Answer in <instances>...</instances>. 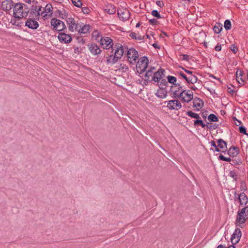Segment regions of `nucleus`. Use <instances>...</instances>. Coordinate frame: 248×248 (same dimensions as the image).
Returning a JSON list of instances; mask_svg holds the SVG:
<instances>
[{
  "label": "nucleus",
  "instance_id": "56",
  "mask_svg": "<svg viewBox=\"0 0 248 248\" xmlns=\"http://www.w3.org/2000/svg\"><path fill=\"white\" fill-rule=\"evenodd\" d=\"M10 23L12 24L13 25H16L18 27L21 26L20 23H16V20L15 19H11Z\"/></svg>",
  "mask_w": 248,
  "mask_h": 248
},
{
  "label": "nucleus",
  "instance_id": "23",
  "mask_svg": "<svg viewBox=\"0 0 248 248\" xmlns=\"http://www.w3.org/2000/svg\"><path fill=\"white\" fill-rule=\"evenodd\" d=\"M228 155L232 157L237 156L239 153V149L237 146H231L228 150H227Z\"/></svg>",
  "mask_w": 248,
  "mask_h": 248
},
{
  "label": "nucleus",
  "instance_id": "18",
  "mask_svg": "<svg viewBox=\"0 0 248 248\" xmlns=\"http://www.w3.org/2000/svg\"><path fill=\"white\" fill-rule=\"evenodd\" d=\"M167 107L170 109L179 110L182 107V105L178 100H173L168 101Z\"/></svg>",
  "mask_w": 248,
  "mask_h": 248
},
{
  "label": "nucleus",
  "instance_id": "34",
  "mask_svg": "<svg viewBox=\"0 0 248 248\" xmlns=\"http://www.w3.org/2000/svg\"><path fill=\"white\" fill-rule=\"evenodd\" d=\"M168 83L171 84V85H174L177 83V78L176 77L171 76H168L167 77Z\"/></svg>",
  "mask_w": 248,
  "mask_h": 248
},
{
  "label": "nucleus",
  "instance_id": "33",
  "mask_svg": "<svg viewBox=\"0 0 248 248\" xmlns=\"http://www.w3.org/2000/svg\"><path fill=\"white\" fill-rule=\"evenodd\" d=\"M119 60L115 58V56H113V55H110L108 57L107 60V63L108 64L112 63L114 64L116 62Z\"/></svg>",
  "mask_w": 248,
  "mask_h": 248
},
{
  "label": "nucleus",
  "instance_id": "61",
  "mask_svg": "<svg viewBox=\"0 0 248 248\" xmlns=\"http://www.w3.org/2000/svg\"><path fill=\"white\" fill-rule=\"evenodd\" d=\"M74 49L75 53H81V48H80L78 47H74Z\"/></svg>",
  "mask_w": 248,
  "mask_h": 248
},
{
  "label": "nucleus",
  "instance_id": "26",
  "mask_svg": "<svg viewBox=\"0 0 248 248\" xmlns=\"http://www.w3.org/2000/svg\"><path fill=\"white\" fill-rule=\"evenodd\" d=\"M155 95L159 98H164L167 96V91L166 88H161L157 91Z\"/></svg>",
  "mask_w": 248,
  "mask_h": 248
},
{
  "label": "nucleus",
  "instance_id": "64",
  "mask_svg": "<svg viewBox=\"0 0 248 248\" xmlns=\"http://www.w3.org/2000/svg\"><path fill=\"white\" fill-rule=\"evenodd\" d=\"M185 71L188 74V75H191L192 74V72L188 70L185 69L183 68Z\"/></svg>",
  "mask_w": 248,
  "mask_h": 248
},
{
  "label": "nucleus",
  "instance_id": "62",
  "mask_svg": "<svg viewBox=\"0 0 248 248\" xmlns=\"http://www.w3.org/2000/svg\"><path fill=\"white\" fill-rule=\"evenodd\" d=\"M42 7L39 4V3H38L37 4V13H39V14H40L41 12V9H42Z\"/></svg>",
  "mask_w": 248,
  "mask_h": 248
},
{
  "label": "nucleus",
  "instance_id": "55",
  "mask_svg": "<svg viewBox=\"0 0 248 248\" xmlns=\"http://www.w3.org/2000/svg\"><path fill=\"white\" fill-rule=\"evenodd\" d=\"M44 10V11L41 12L39 14L40 16H42L43 17L47 18L48 17V14Z\"/></svg>",
  "mask_w": 248,
  "mask_h": 248
},
{
  "label": "nucleus",
  "instance_id": "1",
  "mask_svg": "<svg viewBox=\"0 0 248 248\" xmlns=\"http://www.w3.org/2000/svg\"><path fill=\"white\" fill-rule=\"evenodd\" d=\"M248 219V206H245L237 212L236 222L239 225L244 224Z\"/></svg>",
  "mask_w": 248,
  "mask_h": 248
},
{
  "label": "nucleus",
  "instance_id": "40",
  "mask_svg": "<svg viewBox=\"0 0 248 248\" xmlns=\"http://www.w3.org/2000/svg\"><path fill=\"white\" fill-rule=\"evenodd\" d=\"M72 3L77 7H81L82 3L80 0H71Z\"/></svg>",
  "mask_w": 248,
  "mask_h": 248
},
{
  "label": "nucleus",
  "instance_id": "2",
  "mask_svg": "<svg viewBox=\"0 0 248 248\" xmlns=\"http://www.w3.org/2000/svg\"><path fill=\"white\" fill-rule=\"evenodd\" d=\"M22 6L23 3L20 2L14 4L13 11L14 16L15 18L20 19L27 17L26 12H24V9Z\"/></svg>",
  "mask_w": 248,
  "mask_h": 248
},
{
  "label": "nucleus",
  "instance_id": "43",
  "mask_svg": "<svg viewBox=\"0 0 248 248\" xmlns=\"http://www.w3.org/2000/svg\"><path fill=\"white\" fill-rule=\"evenodd\" d=\"M177 75L179 77H181V78L185 79L186 81H188V80H187L188 75L187 76L186 75L185 73H184L183 72H181V71L178 72Z\"/></svg>",
  "mask_w": 248,
  "mask_h": 248
},
{
  "label": "nucleus",
  "instance_id": "8",
  "mask_svg": "<svg viewBox=\"0 0 248 248\" xmlns=\"http://www.w3.org/2000/svg\"><path fill=\"white\" fill-rule=\"evenodd\" d=\"M66 23L68 26V30L73 32L77 31L78 29L80 23H78L73 17H68L66 19Z\"/></svg>",
  "mask_w": 248,
  "mask_h": 248
},
{
  "label": "nucleus",
  "instance_id": "12",
  "mask_svg": "<svg viewBox=\"0 0 248 248\" xmlns=\"http://www.w3.org/2000/svg\"><path fill=\"white\" fill-rule=\"evenodd\" d=\"M165 70L160 68L157 71L155 70L154 75L151 78L150 82L154 81L155 82H159L165 76Z\"/></svg>",
  "mask_w": 248,
  "mask_h": 248
},
{
  "label": "nucleus",
  "instance_id": "20",
  "mask_svg": "<svg viewBox=\"0 0 248 248\" xmlns=\"http://www.w3.org/2000/svg\"><path fill=\"white\" fill-rule=\"evenodd\" d=\"M35 19L34 17H29V19L25 22V26L33 30L37 29L39 27V23L35 21Z\"/></svg>",
  "mask_w": 248,
  "mask_h": 248
},
{
  "label": "nucleus",
  "instance_id": "59",
  "mask_svg": "<svg viewBox=\"0 0 248 248\" xmlns=\"http://www.w3.org/2000/svg\"><path fill=\"white\" fill-rule=\"evenodd\" d=\"M129 36L132 38V39H137V34L134 32H132L129 34Z\"/></svg>",
  "mask_w": 248,
  "mask_h": 248
},
{
  "label": "nucleus",
  "instance_id": "63",
  "mask_svg": "<svg viewBox=\"0 0 248 248\" xmlns=\"http://www.w3.org/2000/svg\"><path fill=\"white\" fill-rule=\"evenodd\" d=\"M227 91L229 93H230L231 94H233L234 93V91L232 89L231 87H228Z\"/></svg>",
  "mask_w": 248,
  "mask_h": 248
},
{
  "label": "nucleus",
  "instance_id": "5",
  "mask_svg": "<svg viewBox=\"0 0 248 248\" xmlns=\"http://www.w3.org/2000/svg\"><path fill=\"white\" fill-rule=\"evenodd\" d=\"M177 98H179L182 102L188 103L193 98V93L189 90H183Z\"/></svg>",
  "mask_w": 248,
  "mask_h": 248
},
{
  "label": "nucleus",
  "instance_id": "16",
  "mask_svg": "<svg viewBox=\"0 0 248 248\" xmlns=\"http://www.w3.org/2000/svg\"><path fill=\"white\" fill-rule=\"evenodd\" d=\"M58 39L60 42L64 44H69L72 40L71 35L62 32L59 33L58 36Z\"/></svg>",
  "mask_w": 248,
  "mask_h": 248
},
{
  "label": "nucleus",
  "instance_id": "13",
  "mask_svg": "<svg viewBox=\"0 0 248 248\" xmlns=\"http://www.w3.org/2000/svg\"><path fill=\"white\" fill-rule=\"evenodd\" d=\"M38 1L36 0H32V5H31L30 12H29V17H34L36 19H39L40 14L39 13H37Z\"/></svg>",
  "mask_w": 248,
  "mask_h": 248
},
{
  "label": "nucleus",
  "instance_id": "21",
  "mask_svg": "<svg viewBox=\"0 0 248 248\" xmlns=\"http://www.w3.org/2000/svg\"><path fill=\"white\" fill-rule=\"evenodd\" d=\"M15 3L12 0H4L1 3L2 9L5 11H9L14 6Z\"/></svg>",
  "mask_w": 248,
  "mask_h": 248
},
{
  "label": "nucleus",
  "instance_id": "3",
  "mask_svg": "<svg viewBox=\"0 0 248 248\" xmlns=\"http://www.w3.org/2000/svg\"><path fill=\"white\" fill-rule=\"evenodd\" d=\"M149 60L147 57L144 56L140 58L136 65L137 72L140 74L145 72L148 65Z\"/></svg>",
  "mask_w": 248,
  "mask_h": 248
},
{
  "label": "nucleus",
  "instance_id": "29",
  "mask_svg": "<svg viewBox=\"0 0 248 248\" xmlns=\"http://www.w3.org/2000/svg\"><path fill=\"white\" fill-rule=\"evenodd\" d=\"M187 80L188 81H186L187 83L188 84H193L197 82L198 78L193 74L191 75H188Z\"/></svg>",
  "mask_w": 248,
  "mask_h": 248
},
{
  "label": "nucleus",
  "instance_id": "53",
  "mask_svg": "<svg viewBox=\"0 0 248 248\" xmlns=\"http://www.w3.org/2000/svg\"><path fill=\"white\" fill-rule=\"evenodd\" d=\"M22 7L24 9V12H26V15H27V16L28 15L30 12V10L28 7V6H27V5L23 3Z\"/></svg>",
  "mask_w": 248,
  "mask_h": 248
},
{
  "label": "nucleus",
  "instance_id": "39",
  "mask_svg": "<svg viewBox=\"0 0 248 248\" xmlns=\"http://www.w3.org/2000/svg\"><path fill=\"white\" fill-rule=\"evenodd\" d=\"M210 144L211 145L215 148V149L213 148H211L210 150H212L214 151V152H220L221 150L218 148L217 145H216V142L214 140H211L210 142Z\"/></svg>",
  "mask_w": 248,
  "mask_h": 248
},
{
  "label": "nucleus",
  "instance_id": "45",
  "mask_svg": "<svg viewBox=\"0 0 248 248\" xmlns=\"http://www.w3.org/2000/svg\"><path fill=\"white\" fill-rule=\"evenodd\" d=\"M239 132L241 133H242V134H243L244 135H248L247 134V133L246 128H245V126H244L243 125L240 126L239 127Z\"/></svg>",
  "mask_w": 248,
  "mask_h": 248
},
{
  "label": "nucleus",
  "instance_id": "49",
  "mask_svg": "<svg viewBox=\"0 0 248 248\" xmlns=\"http://www.w3.org/2000/svg\"><path fill=\"white\" fill-rule=\"evenodd\" d=\"M232 163H231L232 165H239L240 163H241V159H231V161Z\"/></svg>",
  "mask_w": 248,
  "mask_h": 248
},
{
  "label": "nucleus",
  "instance_id": "27",
  "mask_svg": "<svg viewBox=\"0 0 248 248\" xmlns=\"http://www.w3.org/2000/svg\"><path fill=\"white\" fill-rule=\"evenodd\" d=\"M243 74V71L238 69L237 71L236 72V80H237L238 82L240 84H244V80L242 78V77Z\"/></svg>",
  "mask_w": 248,
  "mask_h": 248
},
{
  "label": "nucleus",
  "instance_id": "51",
  "mask_svg": "<svg viewBox=\"0 0 248 248\" xmlns=\"http://www.w3.org/2000/svg\"><path fill=\"white\" fill-rule=\"evenodd\" d=\"M99 32L98 31H94L92 33V36L94 37L95 39H97L98 37L99 36Z\"/></svg>",
  "mask_w": 248,
  "mask_h": 248
},
{
  "label": "nucleus",
  "instance_id": "54",
  "mask_svg": "<svg viewBox=\"0 0 248 248\" xmlns=\"http://www.w3.org/2000/svg\"><path fill=\"white\" fill-rule=\"evenodd\" d=\"M156 4L160 8H162L164 6V2L162 0L156 1Z\"/></svg>",
  "mask_w": 248,
  "mask_h": 248
},
{
  "label": "nucleus",
  "instance_id": "28",
  "mask_svg": "<svg viewBox=\"0 0 248 248\" xmlns=\"http://www.w3.org/2000/svg\"><path fill=\"white\" fill-rule=\"evenodd\" d=\"M105 11L109 15H113L116 12V8L114 5L112 4H109L106 6Z\"/></svg>",
  "mask_w": 248,
  "mask_h": 248
},
{
  "label": "nucleus",
  "instance_id": "15",
  "mask_svg": "<svg viewBox=\"0 0 248 248\" xmlns=\"http://www.w3.org/2000/svg\"><path fill=\"white\" fill-rule=\"evenodd\" d=\"M117 14L119 18L123 21L128 20L130 17V12L126 9L123 11L121 9H118Z\"/></svg>",
  "mask_w": 248,
  "mask_h": 248
},
{
  "label": "nucleus",
  "instance_id": "24",
  "mask_svg": "<svg viewBox=\"0 0 248 248\" xmlns=\"http://www.w3.org/2000/svg\"><path fill=\"white\" fill-rule=\"evenodd\" d=\"M203 106V102L199 98H196L193 101V107L195 110L199 111Z\"/></svg>",
  "mask_w": 248,
  "mask_h": 248
},
{
  "label": "nucleus",
  "instance_id": "17",
  "mask_svg": "<svg viewBox=\"0 0 248 248\" xmlns=\"http://www.w3.org/2000/svg\"><path fill=\"white\" fill-rule=\"evenodd\" d=\"M241 235L242 233L240 229L236 228L232 234L231 238V241L232 245H236L239 242L241 237Z\"/></svg>",
  "mask_w": 248,
  "mask_h": 248
},
{
  "label": "nucleus",
  "instance_id": "11",
  "mask_svg": "<svg viewBox=\"0 0 248 248\" xmlns=\"http://www.w3.org/2000/svg\"><path fill=\"white\" fill-rule=\"evenodd\" d=\"M112 40L108 37H104L101 38L100 40V44L103 46L104 49H108L110 48H112L114 45L112 44Z\"/></svg>",
  "mask_w": 248,
  "mask_h": 248
},
{
  "label": "nucleus",
  "instance_id": "58",
  "mask_svg": "<svg viewBox=\"0 0 248 248\" xmlns=\"http://www.w3.org/2000/svg\"><path fill=\"white\" fill-rule=\"evenodd\" d=\"M202 121V120H200L199 119H197L194 121V124L195 126L200 125Z\"/></svg>",
  "mask_w": 248,
  "mask_h": 248
},
{
  "label": "nucleus",
  "instance_id": "38",
  "mask_svg": "<svg viewBox=\"0 0 248 248\" xmlns=\"http://www.w3.org/2000/svg\"><path fill=\"white\" fill-rule=\"evenodd\" d=\"M224 28L226 30L228 31L231 29L232 24L230 20L227 19L224 22Z\"/></svg>",
  "mask_w": 248,
  "mask_h": 248
},
{
  "label": "nucleus",
  "instance_id": "60",
  "mask_svg": "<svg viewBox=\"0 0 248 248\" xmlns=\"http://www.w3.org/2000/svg\"><path fill=\"white\" fill-rule=\"evenodd\" d=\"M215 49L217 51H219L221 49V46L220 44H218L215 47Z\"/></svg>",
  "mask_w": 248,
  "mask_h": 248
},
{
  "label": "nucleus",
  "instance_id": "37",
  "mask_svg": "<svg viewBox=\"0 0 248 248\" xmlns=\"http://www.w3.org/2000/svg\"><path fill=\"white\" fill-rule=\"evenodd\" d=\"M128 69V67L126 65L123 63L120 64L119 67V70L122 72H126Z\"/></svg>",
  "mask_w": 248,
  "mask_h": 248
},
{
  "label": "nucleus",
  "instance_id": "50",
  "mask_svg": "<svg viewBox=\"0 0 248 248\" xmlns=\"http://www.w3.org/2000/svg\"><path fill=\"white\" fill-rule=\"evenodd\" d=\"M180 59L181 60L188 61L189 59V56L186 54L181 55Z\"/></svg>",
  "mask_w": 248,
  "mask_h": 248
},
{
  "label": "nucleus",
  "instance_id": "57",
  "mask_svg": "<svg viewBox=\"0 0 248 248\" xmlns=\"http://www.w3.org/2000/svg\"><path fill=\"white\" fill-rule=\"evenodd\" d=\"M232 119L234 121H236V122H235V124L237 126H239L241 124V122L236 119L235 117H233Z\"/></svg>",
  "mask_w": 248,
  "mask_h": 248
},
{
  "label": "nucleus",
  "instance_id": "10",
  "mask_svg": "<svg viewBox=\"0 0 248 248\" xmlns=\"http://www.w3.org/2000/svg\"><path fill=\"white\" fill-rule=\"evenodd\" d=\"M112 50H115L114 56L115 58L120 60L122 57L124 50L123 46L120 44H116L114 45V46H112Z\"/></svg>",
  "mask_w": 248,
  "mask_h": 248
},
{
  "label": "nucleus",
  "instance_id": "42",
  "mask_svg": "<svg viewBox=\"0 0 248 248\" xmlns=\"http://www.w3.org/2000/svg\"><path fill=\"white\" fill-rule=\"evenodd\" d=\"M83 36L82 35H79L76 37V39L77 40V41L78 43L82 44H85V40L82 38Z\"/></svg>",
  "mask_w": 248,
  "mask_h": 248
},
{
  "label": "nucleus",
  "instance_id": "9",
  "mask_svg": "<svg viewBox=\"0 0 248 248\" xmlns=\"http://www.w3.org/2000/svg\"><path fill=\"white\" fill-rule=\"evenodd\" d=\"M184 89L183 86L179 83H176L174 85H171L170 87V92L171 93L175 98H177L179 94Z\"/></svg>",
  "mask_w": 248,
  "mask_h": 248
},
{
  "label": "nucleus",
  "instance_id": "4",
  "mask_svg": "<svg viewBox=\"0 0 248 248\" xmlns=\"http://www.w3.org/2000/svg\"><path fill=\"white\" fill-rule=\"evenodd\" d=\"M51 26L53 27L52 30L57 31H62L66 29L64 22L61 20L53 18L50 21Z\"/></svg>",
  "mask_w": 248,
  "mask_h": 248
},
{
  "label": "nucleus",
  "instance_id": "36",
  "mask_svg": "<svg viewBox=\"0 0 248 248\" xmlns=\"http://www.w3.org/2000/svg\"><path fill=\"white\" fill-rule=\"evenodd\" d=\"M208 120L210 122H217L218 121V118L214 114H210L208 117Z\"/></svg>",
  "mask_w": 248,
  "mask_h": 248
},
{
  "label": "nucleus",
  "instance_id": "52",
  "mask_svg": "<svg viewBox=\"0 0 248 248\" xmlns=\"http://www.w3.org/2000/svg\"><path fill=\"white\" fill-rule=\"evenodd\" d=\"M149 22L150 23V24H152L153 25H155L157 24V23H158V21H157V20L156 19L153 18V19H149Z\"/></svg>",
  "mask_w": 248,
  "mask_h": 248
},
{
  "label": "nucleus",
  "instance_id": "6",
  "mask_svg": "<svg viewBox=\"0 0 248 248\" xmlns=\"http://www.w3.org/2000/svg\"><path fill=\"white\" fill-rule=\"evenodd\" d=\"M234 196L235 201H238L240 204L242 206H247V204L248 203V198L245 193L242 192L238 194L236 191H235L234 193Z\"/></svg>",
  "mask_w": 248,
  "mask_h": 248
},
{
  "label": "nucleus",
  "instance_id": "32",
  "mask_svg": "<svg viewBox=\"0 0 248 248\" xmlns=\"http://www.w3.org/2000/svg\"><path fill=\"white\" fill-rule=\"evenodd\" d=\"M222 29V25L219 23H216L214 27L213 30L216 33L220 32Z\"/></svg>",
  "mask_w": 248,
  "mask_h": 248
},
{
  "label": "nucleus",
  "instance_id": "35",
  "mask_svg": "<svg viewBox=\"0 0 248 248\" xmlns=\"http://www.w3.org/2000/svg\"><path fill=\"white\" fill-rule=\"evenodd\" d=\"M186 114L188 116H189L191 118H195L196 119L200 118V117L198 114L194 113V112H192V111H188L186 112Z\"/></svg>",
  "mask_w": 248,
  "mask_h": 248
},
{
  "label": "nucleus",
  "instance_id": "19",
  "mask_svg": "<svg viewBox=\"0 0 248 248\" xmlns=\"http://www.w3.org/2000/svg\"><path fill=\"white\" fill-rule=\"evenodd\" d=\"M88 47L90 52L95 56L100 54L102 51L97 45L94 43L88 44Z\"/></svg>",
  "mask_w": 248,
  "mask_h": 248
},
{
  "label": "nucleus",
  "instance_id": "44",
  "mask_svg": "<svg viewBox=\"0 0 248 248\" xmlns=\"http://www.w3.org/2000/svg\"><path fill=\"white\" fill-rule=\"evenodd\" d=\"M151 14L153 16L157 17V18H161V17L158 12L156 10H154L152 11Z\"/></svg>",
  "mask_w": 248,
  "mask_h": 248
},
{
  "label": "nucleus",
  "instance_id": "47",
  "mask_svg": "<svg viewBox=\"0 0 248 248\" xmlns=\"http://www.w3.org/2000/svg\"><path fill=\"white\" fill-rule=\"evenodd\" d=\"M230 49L234 54H236L238 50V47L236 45H235V44L232 45Z\"/></svg>",
  "mask_w": 248,
  "mask_h": 248
},
{
  "label": "nucleus",
  "instance_id": "25",
  "mask_svg": "<svg viewBox=\"0 0 248 248\" xmlns=\"http://www.w3.org/2000/svg\"><path fill=\"white\" fill-rule=\"evenodd\" d=\"M155 67H150L149 70L146 71V73L145 74V77L146 80H148L150 81V78H152L153 75H154L155 72Z\"/></svg>",
  "mask_w": 248,
  "mask_h": 248
},
{
  "label": "nucleus",
  "instance_id": "41",
  "mask_svg": "<svg viewBox=\"0 0 248 248\" xmlns=\"http://www.w3.org/2000/svg\"><path fill=\"white\" fill-rule=\"evenodd\" d=\"M218 159L220 160L231 162V158L230 157H226L222 155H220L218 156Z\"/></svg>",
  "mask_w": 248,
  "mask_h": 248
},
{
  "label": "nucleus",
  "instance_id": "22",
  "mask_svg": "<svg viewBox=\"0 0 248 248\" xmlns=\"http://www.w3.org/2000/svg\"><path fill=\"white\" fill-rule=\"evenodd\" d=\"M217 147L221 151L220 152L225 153L227 150V142L221 139L217 140Z\"/></svg>",
  "mask_w": 248,
  "mask_h": 248
},
{
  "label": "nucleus",
  "instance_id": "7",
  "mask_svg": "<svg viewBox=\"0 0 248 248\" xmlns=\"http://www.w3.org/2000/svg\"><path fill=\"white\" fill-rule=\"evenodd\" d=\"M91 29V26L90 25L81 23L79 25L77 31L78 32L79 35L85 36L90 34Z\"/></svg>",
  "mask_w": 248,
  "mask_h": 248
},
{
  "label": "nucleus",
  "instance_id": "31",
  "mask_svg": "<svg viewBox=\"0 0 248 248\" xmlns=\"http://www.w3.org/2000/svg\"><path fill=\"white\" fill-rule=\"evenodd\" d=\"M157 85L159 88H166L168 84V81H167L165 79H163V78L160 79L159 82H157Z\"/></svg>",
  "mask_w": 248,
  "mask_h": 248
},
{
  "label": "nucleus",
  "instance_id": "14",
  "mask_svg": "<svg viewBox=\"0 0 248 248\" xmlns=\"http://www.w3.org/2000/svg\"><path fill=\"white\" fill-rule=\"evenodd\" d=\"M128 60L130 63L135 62L139 57L138 52L135 49L131 48L129 49L127 53Z\"/></svg>",
  "mask_w": 248,
  "mask_h": 248
},
{
  "label": "nucleus",
  "instance_id": "46",
  "mask_svg": "<svg viewBox=\"0 0 248 248\" xmlns=\"http://www.w3.org/2000/svg\"><path fill=\"white\" fill-rule=\"evenodd\" d=\"M82 12L84 14H89L91 12V9L88 7H82Z\"/></svg>",
  "mask_w": 248,
  "mask_h": 248
},
{
  "label": "nucleus",
  "instance_id": "48",
  "mask_svg": "<svg viewBox=\"0 0 248 248\" xmlns=\"http://www.w3.org/2000/svg\"><path fill=\"white\" fill-rule=\"evenodd\" d=\"M229 174L231 177H232L235 181H237L238 176L234 171H231Z\"/></svg>",
  "mask_w": 248,
  "mask_h": 248
},
{
  "label": "nucleus",
  "instance_id": "30",
  "mask_svg": "<svg viewBox=\"0 0 248 248\" xmlns=\"http://www.w3.org/2000/svg\"><path fill=\"white\" fill-rule=\"evenodd\" d=\"M44 10L48 14V16H51L53 13V7L51 4H47Z\"/></svg>",
  "mask_w": 248,
  "mask_h": 248
}]
</instances>
